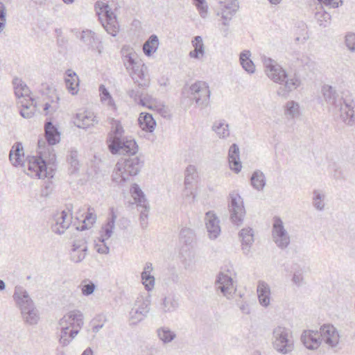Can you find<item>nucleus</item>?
<instances>
[{"instance_id":"43","label":"nucleus","mask_w":355,"mask_h":355,"mask_svg":"<svg viewBox=\"0 0 355 355\" xmlns=\"http://www.w3.org/2000/svg\"><path fill=\"white\" fill-rule=\"evenodd\" d=\"M251 184L257 191H261L266 185V178L261 171H255L251 177Z\"/></svg>"},{"instance_id":"28","label":"nucleus","mask_w":355,"mask_h":355,"mask_svg":"<svg viewBox=\"0 0 355 355\" xmlns=\"http://www.w3.org/2000/svg\"><path fill=\"white\" fill-rule=\"evenodd\" d=\"M283 83H284V87H280L277 90V94L286 97L288 92L297 89L300 85L301 80L295 75L291 78H288L287 76Z\"/></svg>"},{"instance_id":"22","label":"nucleus","mask_w":355,"mask_h":355,"mask_svg":"<svg viewBox=\"0 0 355 355\" xmlns=\"http://www.w3.org/2000/svg\"><path fill=\"white\" fill-rule=\"evenodd\" d=\"M96 122L94 113L89 111L77 113L74 119V124L78 128L83 129L94 125Z\"/></svg>"},{"instance_id":"51","label":"nucleus","mask_w":355,"mask_h":355,"mask_svg":"<svg viewBox=\"0 0 355 355\" xmlns=\"http://www.w3.org/2000/svg\"><path fill=\"white\" fill-rule=\"evenodd\" d=\"M142 283L145 288L148 291H152L155 286V277L151 274H146V272H141Z\"/></svg>"},{"instance_id":"61","label":"nucleus","mask_w":355,"mask_h":355,"mask_svg":"<svg viewBox=\"0 0 355 355\" xmlns=\"http://www.w3.org/2000/svg\"><path fill=\"white\" fill-rule=\"evenodd\" d=\"M6 7L0 2V33L3 30L6 24Z\"/></svg>"},{"instance_id":"29","label":"nucleus","mask_w":355,"mask_h":355,"mask_svg":"<svg viewBox=\"0 0 355 355\" xmlns=\"http://www.w3.org/2000/svg\"><path fill=\"white\" fill-rule=\"evenodd\" d=\"M257 294L259 303L263 306H268L270 302V289L268 284L262 281L259 282Z\"/></svg>"},{"instance_id":"44","label":"nucleus","mask_w":355,"mask_h":355,"mask_svg":"<svg viewBox=\"0 0 355 355\" xmlns=\"http://www.w3.org/2000/svg\"><path fill=\"white\" fill-rule=\"evenodd\" d=\"M94 209L91 207H88L87 212L86 213L85 217L83 220V225L80 227V228L77 227L78 230H85L86 229L90 228L94 223H96V215L92 212Z\"/></svg>"},{"instance_id":"54","label":"nucleus","mask_w":355,"mask_h":355,"mask_svg":"<svg viewBox=\"0 0 355 355\" xmlns=\"http://www.w3.org/2000/svg\"><path fill=\"white\" fill-rule=\"evenodd\" d=\"M105 240L106 239L100 237L98 241H95L94 248L98 253L102 254H107L109 253L110 248L105 243Z\"/></svg>"},{"instance_id":"30","label":"nucleus","mask_w":355,"mask_h":355,"mask_svg":"<svg viewBox=\"0 0 355 355\" xmlns=\"http://www.w3.org/2000/svg\"><path fill=\"white\" fill-rule=\"evenodd\" d=\"M45 136L49 145H55L60 142V134L57 128L51 121L45 124Z\"/></svg>"},{"instance_id":"32","label":"nucleus","mask_w":355,"mask_h":355,"mask_svg":"<svg viewBox=\"0 0 355 355\" xmlns=\"http://www.w3.org/2000/svg\"><path fill=\"white\" fill-rule=\"evenodd\" d=\"M138 122L141 128L148 132H153L156 126V121L153 118V116L148 113H141Z\"/></svg>"},{"instance_id":"62","label":"nucleus","mask_w":355,"mask_h":355,"mask_svg":"<svg viewBox=\"0 0 355 355\" xmlns=\"http://www.w3.org/2000/svg\"><path fill=\"white\" fill-rule=\"evenodd\" d=\"M95 288V284L89 282L88 284H85L82 286V293L84 295H89L93 293Z\"/></svg>"},{"instance_id":"60","label":"nucleus","mask_w":355,"mask_h":355,"mask_svg":"<svg viewBox=\"0 0 355 355\" xmlns=\"http://www.w3.org/2000/svg\"><path fill=\"white\" fill-rule=\"evenodd\" d=\"M303 271L302 269L297 270L294 272L292 278V282L297 286H300L303 283Z\"/></svg>"},{"instance_id":"46","label":"nucleus","mask_w":355,"mask_h":355,"mask_svg":"<svg viewBox=\"0 0 355 355\" xmlns=\"http://www.w3.org/2000/svg\"><path fill=\"white\" fill-rule=\"evenodd\" d=\"M196 238L195 232L193 230L184 227L182 228L180 233V239L181 241L184 243L186 245L191 244Z\"/></svg>"},{"instance_id":"37","label":"nucleus","mask_w":355,"mask_h":355,"mask_svg":"<svg viewBox=\"0 0 355 355\" xmlns=\"http://www.w3.org/2000/svg\"><path fill=\"white\" fill-rule=\"evenodd\" d=\"M194 49L189 53V56L193 58L200 59L205 54V47L202 39L200 36H196L192 40Z\"/></svg>"},{"instance_id":"55","label":"nucleus","mask_w":355,"mask_h":355,"mask_svg":"<svg viewBox=\"0 0 355 355\" xmlns=\"http://www.w3.org/2000/svg\"><path fill=\"white\" fill-rule=\"evenodd\" d=\"M68 162L73 168L71 172H76L78 170L79 161L78 159V152L76 150H71L68 157Z\"/></svg>"},{"instance_id":"8","label":"nucleus","mask_w":355,"mask_h":355,"mask_svg":"<svg viewBox=\"0 0 355 355\" xmlns=\"http://www.w3.org/2000/svg\"><path fill=\"white\" fill-rule=\"evenodd\" d=\"M150 300L148 297L139 295L137 297L130 312V319L135 324L141 321L150 311Z\"/></svg>"},{"instance_id":"47","label":"nucleus","mask_w":355,"mask_h":355,"mask_svg":"<svg viewBox=\"0 0 355 355\" xmlns=\"http://www.w3.org/2000/svg\"><path fill=\"white\" fill-rule=\"evenodd\" d=\"M299 104L293 101H288L285 106V115L291 117L295 118L300 114L299 111Z\"/></svg>"},{"instance_id":"52","label":"nucleus","mask_w":355,"mask_h":355,"mask_svg":"<svg viewBox=\"0 0 355 355\" xmlns=\"http://www.w3.org/2000/svg\"><path fill=\"white\" fill-rule=\"evenodd\" d=\"M313 205L319 211H322L324 208V196L322 195L318 191H313Z\"/></svg>"},{"instance_id":"16","label":"nucleus","mask_w":355,"mask_h":355,"mask_svg":"<svg viewBox=\"0 0 355 355\" xmlns=\"http://www.w3.org/2000/svg\"><path fill=\"white\" fill-rule=\"evenodd\" d=\"M216 285L217 289L220 291L223 295L228 299L232 297L235 291L232 277L223 272H220L217 276Z\"/></svg>"},{"instance_id":"1","label":"nucleus","mask_w":355,"mask_h":355,"mask_svg":"<svg viewBox=\"0 0 355 355\" xmlns=\"http://www.w3.org/2000/svg\"><path fill=\"white\" fill-rule=\"evenodd\" d=\"M111 130L108 134L107 143L112 155H135L138 146L134 139L123 137L124 130L119 121L110 119Z\"/></svg>"},{"instance_id":"10","label":"nucleus","mask_w":355,"mask_h":355,"mask_svg":"<svg viewBox=\"0 0 355 355\" xmlns=\"http://www.w3.org/2000/svg\"><path fill=\"white\" fill-rule=\"evenodd\" d=\"M263 61L268 77L276 83H283L287 76L285 70L271 58H264Z\"/></svg>"},{"instance_id":"64","label":"nucleus","mask_w":355,"mask_h":355,"mask_svg":"<svg viewBox=\"0 0 355 355\" xmlns=\"http://www.w3.org/2000/svg\"><path fill=\"white\" fill-rule=\"evenodd\" d=\"M150 96L148 95H145L138 98L137 101H139V103L141 104L143 106H147L148 107H151L150 105H148V103H149Z\"/></svg>"},{"instance_id":"45","label":"nucleus","mask_w":355,"mask_h":355,"mask_svg":"<svg viewBox=\"0 0 355 355\" xmlns=\"http://www.w3.org/2000/svg\"><path fill=\"white\" fill-rule=\"evenodd\" d=\"M197 177L196 167L193 165H189L185 170L184 185L194 187V182Z\"/></svg>"},{"instance_id":"49","label":"nucleus","mask_w":355,"mask_h":355,"mask_svg":"<svg viewBox=\"0 0 355 355\" xmlns=\"http://www.w3.org/2000/svg\"><path fill=\"white\" fill-rule=\"evenodd\" d=\"M315 17L320 26L326 27L330 24L331 15L325 10L318 11Z\"/></svg>"},{"instance_id":"4","label":"nucleus","mask_w":355,"mask_h":355,"mask_svg":"<svg viewBox=\"0 0 355 355\" xmlns=\"http://www.w3.org/2000/svg\"><path fill=\"white\" fill-rule=\"evenodd\" d=\"M123 64L135 83L139 87H148L150 79L147 67L139 60L135 52H130L123 56Z\"/></svg>"},{"instance_id":"21","label":"nucleus","mask_w":355,"mask_h":355,"mask_svg":"<svg viewBox=\"0 0 355 355\" xmlns=\"http://www.w3.org/2000/svg\"><path fill=\"white\" fill-rule=\"evenodd\" d=\"M87 246L85 241H76L73 242L70 252V259L74 263L81 262L86 256Z\"/></svg>"},{"instance_id":"2","label":"nucleus","mask_w":355,"mask_h":355,"mask_svg":"<svg viewBox=\"0 0 355 355\" xmlns=\"http://www.w3.org/2000/svg\"><path fill=\"white\" fill-rule=\"evenodd\" d=\"M51 147H49L48 153L39 151L40 156H33L27 160V174L40 179L52 178L55 171L56 156Z\"/></svg>"},{"instance_id":"31","label":"nucleus","mask_w":355,"mask_h":355,"mask_svg":"<svg viewBox=\"0 0 355 355\" xmlns=\"http://www.w3.org/2000/svg\"><path fill=\"white\" fill-rule=\"evenodd\" d=\"M110 218H108L107 223L102 226L101 237L104 239H110L113 233L115 226V221L117 218L116 214L114 211V208L110 209Z\"/></svg>"},{"instance_id":"20","label":"nucleus","mask_w":355,"mask_h":355,"mask_svg":"<svg viewBox=\"0 0 355 355\" xmlns=\"http://www.w3.org/2000/svg\"><path fill=\"white\" fill-rule=\"evenodd\" d=\"M320 332L309 330L303 332L301 340L307 349H315L320 345Z\"/></svg>"},{"instance_id":"24","label":"nucleus","mask_w":355,"mask_h":355,"mask_svg":"<svg viewBox=\"0 0 355 355\" xmlns=\"http://www.w3.org/2000/svg\"><path fill=\"white\" fill-rule=\"evenodd\" d=\"M24 153L22 144L21 142L15 143L12 147L10 153L9 159L11 163L15 166L24 165Z\"/></svg>"},{"instance_id":"13","label":"nucleus","mask_w":355,"mask_h":355,"mask_svg":"<svg viewBox=\"0 0 355 355\" xmlns=\"http://www.w3.org/2000/svg\"><path fill=\"white\" fill-rule=\"evenodd\" d=\"M338 107L340 120L347 125H355L354 102L352 100H343V102Z\"/></svg>"},{"instance_id":"48","label":"nucleus","mask_w":355,"mask_h":355,"mask_svg":"<svg viewBox=\"0 0 355 355\" xmlns=\"http://www.w3.org/2000/svg\"><path fill=\"white\" fill-rule=\"evenodd\" d=\"M131 191L135 200L137 202V206H146L147 202L145 196L137 184L132 187Z\"/></svg>"},{"instance_id":"58","label":"nucleus","mask_w":355,"mask_h":355,"mask_svg":"<svg viewBox=\"0 0 355 355\" xmlns=\"http://www.w3.org/2000/svg\"><path fill=\"white\" fill-rule=\"evenodd\" d=\"M345 44L351 52H355V34L348 33L345 35Z\"/></svg>"},{"instance_id":"63","label":"nucleus","mask_w":355,"mask_h":355,"mask_svg":"<svg viewBox=\"0 0 355 355\" xmlns=\"http://www.w3.org/2000/svg\"><path fill=\"white\" fill-rule=\"evenodd\" d=\"M321 3L335 8L339 6V2L337 0H318Z\"/></svg>"},{"instance_id":"5","label":"nucleus","mask_w":355,"mask_h":355,"mask_svg":"<svg viewBox=\"0 0 355 355\" xmlns=\"http://www.w3.org/2000/svg\"><path fill=\"white\" fill-rule=\"evenodd\" d=\"M104 1L105 2L97 1L96 3V9L99 8L100 10V11L97 10L96 13L107 33L115 37L119 31V24L114 11L118 9L119 6L113 1L110 4L109 1Z\"/></svg>"},{"instance_id":"50","label":"nucleus","mask_w":355,"mask_h":355,"mask_svg":"<svg viewBox=\"0 0 355 355\" xmlns=\"http://www.w3.org/2000/svg\"><path fill=\"white\" fill-rule=\"evenodd\" d=\"M30 101L31 102V105L22 104V108L20 110L21 116L25 119L31 118L33 116L34 111L35 110V105H34L33 107L31 108V106L33 105V104H34L35 100L32 98H30Z\"/></svg>"},{"instance_id":"34","label":"nucleus","mask_w":355,"mask_h":355,"mask_svg":"<svg viewBox=\"0 0 355 355\" xmlns=\"http://www.w3.org/2000/svg\"><path fill=\"white\" fill-rule=\"evenodd\" d=\"M212 130L220 139H226L230 136L229 125L224 119L216 121L212 125Z\"/></svg>"},{"instance_id":"38","label":"nucleus","mask_w":355,"mask_h":355,"mask_svg":"<svg viewBox=\"0 0 355 355\" xmlns=\"http://www.w3.org/2000/svg\"><path fill=\"white\" fill-rule=\"evenodd\" d=\"M223 7L222 17L226 19L232 18L239 8V1L238 0H226Z\"/></svg>"},{"instance_id":"14","label":"nucleus","mask_w":355,"mask_h":355,"mask_svg":"<svg viewBox=\"0 0 355 355\" xmlns=\"http://www.w3.org/2000/svg\"><path fill=\"white\" fill-rule=\"evenodd\" d=\"M83 315L78 310H73L66 313L59 321V325L69 327V329H78L83 325Z\"/></svg>"},{"instance_id":"59","label":"nucleus","mask_w":355,"mask_h":355,"mask_svg":"<svg viewBox=\"0 0 355 355\" xmlns=\"http://www.w3.org/2000/svg\"><path fill=\"white\" fill-rule=\"evenodd\" d=\"M141 208L140 211V223L142 227H146L147 225L148 212L149 206L146 203V206H139Z\"/></svg>"},{"instance_id":"27","label":"nucleus","mask_w":355,"mask_h":355,"mask_svg":"<svg viewBox=\"0 0 355 355\" xmlns=\"http://www.w3.org/2000/svg\"><path fill=\"white\" fill-rule=\"evenodd\" d=\"M60 326L59 343L62 347H66L78 335L79 330L78 329H69V327L67 326Z\"/></svg>"},{"instance_id":"11","label":"nucleus","mask_w":355,"mask_h":355,"mask_svg":"<svg viewBox=\"0 0 355 355\" xmlns=\"http://www.w3.org/2000/svg\"><path fill=\"white\" fill-rule=\"evenodd\" d=\"M272 237L276 245L281 249L286 248L290 243V236L284 227L282 220L275 217L272 225Z\"/></svg>"},{"instance_id":"19","label":"nucleus","mask_w":355,"mask_h":355,"mask_svg":"<svg viewBox=\"0 0 355 355\" xmlns=\"http://www.w3.org/2000/svg\"><path fill=\"white\" fill-rule=\"evenodd\" d=\"M80 40L87 46L89 49L96 50L99 55L102 53L103 45L95 37V33L92 31H83L80 33Z\"/></svg>"},{"instance_id":"12","label":"nucleus","mask_w":355,"mask_h":355,"mask_svg":"<svg viewBox=\"0 0 355 355\" xmlns=\"http://www.w3.org/2000/svg\"><path fill=\"white\" fill-rule=\"evenodd\" d=\"M54 223L51 225V230L56 234L61 235L70 227L72 222V213L62 211L54 216Z\"/></svg>"},{"instance_id":"56","label":"nucleus","mask_w":355,"mask_h":355,"mask_svg":"<svg viewBox=\"0 0 355 355\" xmlns=\"http://www.w3.org/2000/svg\"><path fill=\"white\" fill-rule=\"evenodd\" d=\"M146 87H139L138 85L135 89H131L128 91V96L132 98L135 102L137 101L138 98L144 96V89Z\"/></svg>"},{"instance_id":"26","label":"nucleus","mask_w":355,"mask_h":355,"mask_svg":"<svg viewBox=\"0 0 355 355\" xmlns=\"http://www.w3.org/2000/svg\"><path fill=\"white\" fill-rule=\"evenodd\" d=\"M228 160L230 168L236 173L240 172L242 168L239 157V148L237 144H233L229 150Z\"/></svg>"},{"instance_id":"9","label":"nucleus","mask_w":355,"mask_h":355,"mask_svg":"<svg viewBox=\"0 0 355 355\" xmlns=\"http://www.w3.org/2000/svg\"><path fill=\"white\" fill-rule=\"evenodd\" d=\"M191 98L202 107H206L209 101L210 91L208 85L203 81H198L189 87Z\"/></svg>"},{"instance_id":"17","label":"nucleus","mask_w":355,"mask_h":355,"mask_svg":"<svg viewBox=\"0 0 355 355\" xmlns=\"http://www.w3.org/2000/svg\"><path fill=\"white\" fill-rule=\"evenodd\" d=\"M320 334L322 339L331 347H336L340 339L336 329L331 324H324L320 327Z\"/></svg>"},{"instance_id":"36","label":"nucleus","mask_w":355,"mask_h":355,"mask_svg":"<svg viewBox=\"0 0 355 355\" xmlns=\"http://www.w3.org/2000/svg\"><path fill=\"white\" fill-rule=\"evenodd\" d=\"M21 313L23 319L27 324L32 325L37 323L39 315L35 304L28 307V309H24Z\"/></svg>"},{"instance_id":"39","label":"nucleus","mask_w":355,"mask_h":355,"mask_svg":"<svg viewBox=\"0 0 355 355\" xmlns=\"http://www.w3.org/2000/svg\"><path fill=\"white\" fill-rule=\"evenodd\" d=\"M14 91L17 98L29 96L30 89L28 87L18 78H15L12 80Z\"/></svg>"},{"instance_id":"15","label":"nucleus","mask_w":355,"mask_h":355,"mask_svg":"<svg viewBox=\"0 0 355 355\" xmlns=\"http://www.w3.org/2000/svg\"><path fill=\"white\" fill-rule=\"evenodd\" d=\"M205 226L210 239H216L220 234V220L214 211H208L205 217Z\"/></svg>"},{"instance_id":"18","label":"nucleus","mask_w":355,"mask_h":355,"mask_svg":"<svg viewBox=\"0 0 355 355\" xmlns=\"http://www.w3.org/2000/svg\"><path fill=\"white\" fill-rule=\"evenodd\" d=\"M13 298L17 306L19 307L21 311H23L24 309H28V307L34 305V303L26 290L21 286H15Z\"/></svg>"},{"instance_id":"42","label":"nucleus","mask_w":355,"mask_h":355,"mask_svg":"<svg viewBox=\"0 0 355 355\" xmlns=\"http://www.w3.org/2000/svg\"><path fill=\"white\" fill-rule=\"evenodd\" d=\"M251 53L250 51H244L240 54V62L243 68L250 73H253L255 71V66L250 57Z\"/></svg>"},{"instance_id":"6","label":"nucleus","mask_w":355,"mask_h":355,"mask_svg":"<svg viewBox=\"0 0 355 355\" xmlns=\"http://www.w3.org/2000/svg\"><path fill=\"white\" fill-rule=\"evenodd\" d=\"M272 343L278 352L286 354L294 349L292 332L288 328L277 326L272 331Z\"/></svg>"},{"instance_id":"3","label":"nucleus","mask_w":355,"mask_h":355,"mask_svg":"<svg viewBox=\"0 0 355 355\" xmlns=\"http://www.w3.org/2000/svg\"><path fill=\"white\" fill-rule=\"evenodd\" d=\"M143 166L144 160L139 156L121 159L114 166L112 180L118 184L125 183L130 177L137 175Z\"/></svg>"},{"instance_id":"23","label":"nucleus","mask_w":355,"mask_h":355,"mask_svg":"<svg viewBox=\"0 0 355 355\" xmlns=\"http://www.w3.org/2000/svg\"><path fill=\"white\" fill-rule=\"evenodd\" d=\"M322 95L327 103L338 107L343 102V98H340L336 91L330 85H325L322 88Z\"/></svg>"},{"instance_id":"41","label":"nucleus","mask_w":355,"mask_h":355,"mask_svg":"<svg viewBox=\"0 0 355 355\" xmlns=\"http://www.w3.org/2000/svg\"><path fill=\"white\" fill-rule=\"evenodd\" d=\"M159 46V40L157 35H152L144 44L143 51L146 55L150 56Z\"/></svg>"},{"instance_id":"35","label":"nucleus","mask_w":355,"mask_h":355,"mask_svg":"<svg viewBox=\"0 0 355 355\" xmlns=\"http://www.w3.org/2000/svg\"><path fill=\"white\" fill-rule=\"evenodd\" d=\"M179 306L178 299L174 296L165 297L160 304V309L162 313H171L175 311Z\"/></svg>"},{"instance_id":"33","label":"nucleus","mask_w":355,"mask_h":355,"mask_svg":"<svg viewBox=\"0 0 355 355\" xmlns=\"http://www.w3.org/2000/svg\"><path fill=\"white\" fill-rule=\"evenodd\" d=\"M67 78H65L66 87L68 90L75 94L78 92V87L79 85V79L77 74L71 69L66 71Z\"/></svg>"},{"instance_id":"53","label":"nucleus","mask_w":355,"mask_h":355,"mask_svg":"<svg viewBox=\"0 0 355 355\" xmlns=\"http://www.w3.org/2000/svg\"><path fill=\"white\" fill-rule=\"evenodd\" d=\"M200 15L205 18L208 14V6L205 0H193Z\"/></svg>"},{"instance_id":"25","label":"nucleus","mask_w":355,"mask_h":355,"mask_svg":"<svg viewBox=\"0 0 355 355\" xmlns=\"http://www.w3.org/2000/svg\"><path fill=\"white\" fill-rule=\"evenodd\" d=\"M241 239V249L245 255H248L250 252V248L254 243V232L252 228H243L239 233Z\"/></svg>"},{"instance_id":"7","label":"nucleus","mask_w":355,"mask_h":355,"mask_svg":"<svg viewBox=\"0 0 355 355\" xmlns=\"http://www.w3.org/2000/svg\"><path fill=\"white\" fill-rule=\"evenodd\" d=\"M228 210L231 221L236 225H241L244 220L245 209L243 198L234 191L229 194Z\"/></svg>"},{"instance_id":"57","label":"nucleus","mask_w":355,"mask_h":355,"mask_svg":"<svg viewBox=\"0 0 355 355\" xmlns=\"http://www.w3.org/2000/svg\"><path fill=\"white\" fill-rule=\"evenodd\" d=\"M182 195L184 198L188 199L190 202H193L196 197V194L194 192V187L184 185V189L182 191Z\"/></svg>"},{"instance_id":"40","label":"nucleus","mask_w":355,"mask_h":355,"mask_svg":"<svg viewBox=\"0 0 355 355\" xmlns=\"http://www.w3.org/2000/svg\"><path fill=\"white\" fill-rule=\"evenodd\" d=\"M157 335L164 344L170 343L176 338V334L168 327L158 328L157 329Z\"/></svg>"}]
</instances>
